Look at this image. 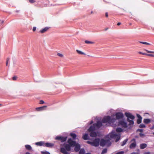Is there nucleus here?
Here are the masks:
<instances>
[{
	"label": "nucleus",
	"mask_w": 154,
	"mask_h": 154,
	"mask_svg": "<svg viewBox=\"0 0 154 154\" xmlns=\"http://www.w3.org/2000/svg\"><path fill=\"white\" fill-rule=\"evenodd\" d=\"M128 139H125L122 143V144H121V146H124L126 143L128 141Z\"/></svg>",
	"instance_id": "obj_27"
},
{
	"label": "nucleus",
	"mask_w": 154,
	"mask_h": 154,
	"mask_svg": "<svg viewBox=\"0 0 154 154\" xmlns=\"http://www.w3.org/2000/svg\"><path fill=\"white\" fill-rule=\"evenodd\" d=\"M45 103L44 101L43 100H41L40 101V103L41 104H43Z\"/></svg>",
	"instance_id": "obj_43"
},
{
	"label": "nucleus",
	"mask_w": 154,
	"mask_h": 154,
	"mask_svg": "<svg viewBox=\"0 0 154 154\" xmlns=\"http://www.w3.org/2000/svg\"><path fill=\"white\" fill-rule=\"evenodd\" d=\"M76 51L79 54L82 55H85V54L78 50H76Z\"/></svg>",
	"instance_id": "obj_28"
},
{
	"label": "nucleus",
	"mask_w": 154,
	"mask_h": 154,
	"mask_svg": "<svg viewBox=\"0 0 154 154\" xmlns=\"http://www.w3.org/2000/svg\"><path fill=\"white\" fill-rule=\"evenodd\" d=\"M93 13V11H91V14H92Z\"/></svg>",
	"instance_id": "obj_53"
},
{
	"label": "nucleus",
	"mask_w": 154,
	"mask_h": 154,
	"mask_svg": "<svg viewBox=\"0 0 154 154\" xmlns=\"http://www.w3.org/2000/svg\"><path fill=\"white\" fill-rule=\"evenodd\" d=\"M85 43L87 44H92L94 43V42H93L90 41L88 40H85Z\"/></svg>",
	"instance_id": "obj_31"
},
{
	"label": "nucleus",
	"mask_w": 154,
	"mask_h": 154,
	"mask_svg": "<svg viewBox=\"0 0 154 154\" xmlns=\"http://www.w3.org/2000/svg\"><path fill=\"white\" fill-rule=\"evenodd\" d=\"M116 131L118 132H121L122 131V129L120 128H117L116 129Z\"/></svg>",
	"instance_id": "obj_30"
},
{
	"label": "nucleus",
	"mask_w": 154,
	"mask_h": 154,
	"mask_svg": "<svg viewBox=\"0 0 154 154\" xmlns=\"http://www.w3.org/2000/svg\"><path fill=\"white\" fill-rule=\"evenodd\" d=\"M54 146V144L53 143H45L44 144V146L51 148L52 147Z\"/></svg>",
	"instance_id": "obj_13"
},
{
	"label": "nucleus",
	"mask_w": 154,
	"mask_h": 154,
	"mask_svg": "<svg viewBox=\"0 0 154 154\" xmlns=\"http://www.w3.org/2000/svg\"><path fill=\"white\" fill-rule=\"evenodd\" d=\"M86 143H88V144H90L92 146V144H93L92 142H91V141H87L86 142Z\"/></svg>",
	"instance_id": "obj_40"
},
{
	"label": "nucleus",
	"mask_w": 154,
	"mask_h": 154,
	"mask_svg": "<svg viewBox=\"0 0 154 154\" xmlns=\"http://www.w3.org/2000/svg\"><path fill=\"white\" fill-rule=\"evenodd\" d=\"M147 147V145L146 143H142L140 145V148L141 149H143Z\"/></svg>",
	"instance_id": "obj_22"
},
{
	"label": "nucleus",
	"mask_w": 154,
	"mask_h": 154,
	"mask_svg": "<svg viewBox=\"0 0 154 154\" xmlns=\"http://www.w3.org/2000/svg\"><path fill=\"white\" fill-rule=\"evenodd\" d=\"M138 53L139 54L145 55L149 57H154V54H146L140 51L138 52Z\"/></svg>",
	"instance_id": "obj_14"
},
{
	"label": "nucleus",
	"mask_w": 154,
	"mask_h": 154,
	"mask_svg": "<svg viewBox=\"0 0 154 154\" xmlns=\"http://www.w3.org/2000/svg\"><path fill=\"white\" fill-rule=\"evenodd\" d=\"M85 153V151L84 149H81L80 150L79 154H84Z\"/></svg>",
	"instance_id": "obj_29"
},
{
	"label": "nucleus",
	"mask_w": 154,
	"mask_h": 154,
	"mask_svg": "<svg viewBox=\"0 0 154 154\" xmlns=\"http://www.w3.org/2000/svg\"><path fill=\"white\" fill-rule=\"evenodd\" d=\"M9 59L10 58L9 57H8L7 58V60L6 63V66H7L8 65V63L9 60Z\"/></svg>",
	"instance_id": "obj_36"
},
{
	"label": "nucleus",
	"mask_w": 154,
	"mask_h": 154,
	"mask_svg": "<svg viewBox=\"0 0 154 154\" xmlns=\"http://www.w3.org/2000/svg\"><path fill=\"white\" fill-rule=\"evenodd\" d=\"M35 144L39 146H44L45 142L43 141H40L36 142L35 143Z\"/></svg>",
	"instance_id": "obj_19"
},
{
	"label": "nucleus",
	"mask_w": 154,
	"mask_h": 154,
	"mask_svg": "<svg viewBox=\"0 0 154 154\" xmlns=\"http://www.w3.org/2000/svg\"><path fill=\"white\" fill-rule=\"evenodd\" d=\"M17 79V77L16 76H14L12 77V79L13 80H16Z\"/></svg>",
	"instance_id": "obj_41"
},
{
	"label": "nucleus",
	"mask_w": 154,
	"mask_h": 154,
	"mask_svg": "<svg viewBox=\"0 0 154 154\" xmlns=\"http://www.w3.org/2000/svg\"><path fill=\"white\" fill-rule=\"evenodd\" d=\"M150 122L151 120L150 119H144L143 120V122L146 124H148Z\"/></svg>",
	"instance_id": "obj_23"
},
{
	"label": "nucleus",
	"mask_w": 154,
	"mask_h": 154,
	"mask_svg": "<svg viewBox=\"0 0 154 154\" xmlns=\"http://www.w3.org/2000/svg\"><path fill=\"white\" fill-rule=\"evenodd\" d=\"M1 104H0V106H1Z\"/></svg>",
	"instance_id": "obj_55"
},
{
	"label": "nucleus",
	"mask_w": 154,
	"mask_h": 154,
	"mask_svg": "<svg viewBox=\"0 0 154 154\" xmlns=\"http://www.w3.org/2000/svg\"><path fill=\"white\" fill-rule=\"evenodd\" d=\"M86 154H91L90 153H86Z\"/></svg>",
	"instance_id": "obj_52"
},
{
	"label": "nucleus",
	"mask_w": 154,
	"mask_h": 154,
	"mask_svg": "<svg viewBox=\"0 0 154 154\" xmlns=\"http://www.w3.org/2000/svg\"><path fill=\"white\" fill-rule=\"evenodd\" d=\"M47 107V106H42L37 107L35 108V110L37 111H41L44 110V108H46Z\"/></svg>",
	"instance_id": "obj_17"
},
{
	"label": "nucleus",
	"mask_w": 154,
	"mask_h": 154,
	"mask_svg": "<svg viewBox=\"0 0 154 154\" xmlns=\"http://www.w3.org/2000/svg\"><path fill=\"white\" fill-rule=\"evenodd\" d=\"M64 147L60 148V152L63 154H69L67 151H70L71 150V146L68 144L64 143L63 144Z\"/></svg>",
	"instance_id": "obj_2"
},
{
	"label": "nucleus",
	"mask_w": 154,
	"mask_h": 154,
	"mask_svg": "<svg viewBox=\"0 0 154 154\" xmlns=\"http://www.w3.org/2000/svg\"><path fill=\"white\" fill-rule=\"evenodd\" d=\"M139 135L140 136V137H143V136H144V134H142L141 133H140L139 134Z\"/></svg>",
	"instance_id": "obj_45"
},
{
	"label": "nucleus",
	"mask_w": 154,
	"mask_h": 154,
	"mask_svg": "<svg viewBox=\"0 0 154 154\" xmlns=\"http://www.w3.org/2000/svg\"><path fill=\"white\" fill-rule=\"evenodd\" d=\"M67 139V137H63L62 136H57L55 138V139L58 140H60L61 142H65Z\"/></svg>",
	"instance_id": "obj_6"
},
{
	"label": "nucleus",
	"mask_w": 154,
	"mask_h": 154,
	"mask_svg": "<svg viewBox=\"0 0 154 154\" xmlns=\"http://www.w3.org/2000/svg\"><path fill=\"white\" fill-rule=\"evenodd\" d=\"M93 121H91V122L90 123V124H92V123H93Z\"/></svg>",
	"instance_id": "obj_49"
},
{
	"label": "nucleus",
	"mask_w": 154,
	"mask_h": 154,
	"mask_svg": "<svg viewBox=\"0 0 154 154\" xmlns=\"http://www.w3.org/2000/svg\"><path fill=\"white\" fill-rule=\"evenodd\" d=\"M19 11H17V12H19Z\"/></svg>",
	"instance_id": "obj_54"
},
{
	"label": "nucleus",
	"mask_w": 154,
	"mask_h": 154,
	"mask_svg": "<svg viewBox=\"0 0 154 154\" xmlns=\"http://www.w3.org/2000/svg\"><path fill=\"white\" fill-rule=\"evenodd\" d=\"M115 118H111L109 116H107L104 117L102 120V122L103 123L108 122L109 123H113L116 120Z\"/></svg>",
	"instance_id": "obj_3"
},
{
	"label": "nucleus",
	"mask_w": 154,
	"mask_h": 154,
	"mask_svg": "<svg viewBox=\"0 0 154 154\" xmlns=\"http://www.w3.org/2000/svg\"><path fill=\"white\" fill-rule=\"evenodd\" d=\"M70 136H71L73 139H75L77 137L76 135L73 133H71L70 134Z\"/></svg>",
	"instance_id": "obj_25"
},
{
	"label": "nucleus",
	"mask_w": 154,
	"mask_h": 154,
	"mask_svg": "<svg viewBox=\"0 0 154 154\" xmlns=\"http://www.w3.org/2000/svg\"><path fill=\"white\" fill-rule=\"evenodd\" d=\"M124 152L123 151H121L119 152H118L115 154H124Z\"/></svg>",
	"instance_id": "obj_38"
},
{
	"label": "nucleus",
	"mask_w": 154,
	"mask_h": 154,
	"mask_svg": "<svg viewBox=\"0 0 154 154\" xmlns=\"http://www.w3.org/2000/svg\"><path fill=\"white\" fill-rule=\"evenodd\" d=\"M121 24V23H120V22H119L118 23L117 25L118 26H119V25H120Z\"/></svg>",
	"instance_id": "obj_47"
},
{
	"label": "nucleus",
	"mask_w": 154,
	"mask_h": 154,
	"mask_svg": "<svg viewBox=\"0 0 154 154\" xmlns=\"http://www.w3.org/2000/svg\"><path fill=\"white\" fill-rule=\"evenodd\" d=\"M116 119H119L123 118L124 117L123 114L120 112H118L116 113L115 114Z\"/></svg>",
	"instance_id": "obj_10"
},
{
	"label": "nucleus",
	"mask_w": 154,
	"mask_h": 154,
	"mask_svg": "<svg viewBox=\"0 0 154 154\" xmlns=\"http://www.w3.org/2000/svg\"><path fill=\"white\" fill-rule=\"evenodd\" d=\"M57 55L58 56H59L60 57H63V55L62 54H60V53H57Z\"/></svg>",
	"instance_id": "obj_37"
},
{
	"label": "nucleus",
	"mask_w": 154,
	"mask_h": 154,
	"mask_svg": "<svg viewBox=\"0 0 154 154\" xmlns=\"http://www.w3.org/2000/svg\"><path fill=\"white\" fill-rule=\"evenodd\" d=\"M74 150L76 152L78 151L80 149V146L79 144H76Z\"/></svg>",
	"instance_id": "obj_21"
},
{
	"label": "nucleus",
	"mask_w": 154,
	"mask_h": 154,
	"mask_svg": "<svg viewBox=\"0 0 154 154\" xmlns=\"http://www.w3.org/2000/svg\"><path fill=\"white\" fill-rule=\"evenodd\" d=\"M144 50L147 53L154 54V51H149L146 49H145Z\"/></svg>",
	"instance_id": "obj_34"
},
{
	"label": "nucleus",
	"mask_w": 154,
	"mask_h": 154,
	"mask_svg": "<svg viewBox=\"0 0 154 154\" xmlns=\"http://www.w3.org/2000/svg\"><path fill=\"white\" fill-rule=\"evenodd\" d=\"M26 148L28 150H31L32 149V147L31 146L29 145H26L25 146Z\"/></svg>",
	"instance_id": "obj_26"
},
{
	"label": "nucleus",
	"mask_w": 154,
	"mask_h": 154,
	"mask_svg": "<svg viewBox=\"0 0 154 154\" xmlns=\"http://www.w3.org/2000/svg\"><path fill=\"white\" fill-rule=\"evenodd\" d=\"M107 152V149L106 148L104 149L102 152L101 154H104L106 153Z\"/></svg>",
	"instance_id": "obj_32"
},
{
	"label": "nucleus",
	"mask_w": 154,
	"mask_h": 154,
	"mask_svg": "<svg viewBox=\"0 0 154 154\" xmlns=\"http://www.w3.org/2000/svg\"><path fill=\"white\" fill-rule=\"evenodd\" d=\"M82 138L85 140H88V134H85L82 136Z\"/></svg>",
	"instance_id": "obj_24"
},
{
	"label": "nucleus",
	"mask_w": 154,
	"mask_h": 154,
	"mask_svg": "<svg viewBox=\"0 0 154 154\" xmlns=\"http://www.w3.org/2000/svg\"><path fill=\"white\" fill-rule=\"evenodd\" d=\"M137 116L138 118V119H137V123L138 124H140L141 122L142 117L139 114H137Z\"/></svg>",
	"instance_id": "obj_15"
},
{
	"label": "nucleus",
	"mask_w": 154,
	"mask_h": 154,
	"mask_svg": "<svg viewBox=\"0 0 154 154\" xmlns=\"http://www.w3.org/2000/svg\"><path fill=\"white\" fill-rule=\"evenodd\" d=\"M45 154H50L48 152H45Z\"/></svg>",
	"instance_id": "obj_48"
},
{
	"label": "nucleus",
	"mask_w": 154,
	"mask_h": 154,
	"mask_svg": "<svg viewBox=\"0 0 154 154\" xmlns=\"http://www.w3.org/2000/svg\"><path fill=\"white\" fill-rule=\"evenodd\" d=\"M91 132L90 133V136L92 137H95L97 136V133L94 131H91Z\"/></svg>",
	"instance_id": "obj_20"
},
{
	"label": "nucleus",
	"mask_w": 154,
	"mask_h": 154,
	"mask_svg": "<svg viewBox=\"0 0 154 154\" xmlns=\"http://www.w3.org/2000/svg\"><path fill=\"white\" fill-rule=\"evenodd\" d=\"M139 42L140 43L146 45H150V44H149V43H147V42Z\"/></svg>",
	"instance_id": "obj_33"
},
{
	"label": "nucleus",
	"mask_w": 154,
	"mask_h": 154,
	"mask_svg": "<svg viewBox=\"0 0 154 154\" xmlns=\"http://www.w3.org/2000/svg\"><path fill=\"white\" fill-rule=\"evenodd\" d=\"M68 143L71 146H74L76 144V142L73 141L71 138H69L68 139Z\"/></svg>",
	"instance_id": "obj_9"
},
{
	"label": "nucleus",
	"mask_w": 154,
	"mask_h": 154,
	"mask_svg": "<svg viewBox=\"0 0 154 154\" xmlns=\"http://www.w3.org/2000/svg\"><path fill=\"white\" fill-rule=\"evenodd\" d=\"M36 27H33L32 29V30L33 32H35L36 29Z\"/></svg>",
	"instance_id": "obj_44"
},
{
	"label": "nucleus",
	"mask_w": 154,
	"mask_h": 154,
	"mask_svg": "<svg viewBox=\"0 0 154 154\" xmlns=\"http://www.w3.org/2000/svg\"><path fill=\"white\" fill-rule=\"evenodd\" d=\"M100 140L98 138L95 139L93 142H92V146H97L99 144Z\"/></svg>",
	"instance_id": "obj_7"
},
{
	"label": "nucleus",
	"mask_w": 154,
	"mask_h": 154,
	"mask_svg": "<svg viewBox=\"0 0 154 154\" xmlns=\"http://www.w3.org/2000/svg\"><path fill=\"white\" fill-rule=\"evenodd\" d=\"M137 131H139V132H140V133H141L142 132H143V130L142 129H138Z\"/></svg>",
	"instance_id": "obj_42"
},
{
	"label": "nucleus",
	"mask_w": 154,
	"mask_h": 154,
	"mask_svg": "<svg viewBox=\"0 0 154 154\" xmlns=\"http://www.w3.org/2000/svg\"><path fill=\"white\" fill-rule=\"evenodd\" d=\"M119 124L125 128H126L128 127L127 123L123 120L119 121Z\"/></svg>",
	"instance_id": "obj_11"
},
{
	"label": "nucleus",
	"mask_w": 154,
	"mask_h": 154,
	"mask_svg": "<svg viewBox=\"0 0 154 154\" xmlns=\"http://www.w3.org/2000/svg\"><path fill=\"white\" fill-rule=\"evenodd\" d=\"M153 134H154V133H153Z\"/></svg>",
	"instance_id": "obj_56"
},
{
	"label": "nucleus",
	"mask_w": 154,
	"mask_h": 154,
	"mask_svg": "<svg viewBox=\"0 0 154 154\" xmlns=\"http://www.w3.org/2000/svg\"><path fill=\"white\" fill-rule=\"evenodd\" d=\"M100 144L102 146H104L105 145L108 144L110 145L111 143L109 140H105L103 139H102L100 140Z\"/></svg>",
	"instance_id": "obj_5"
},
{
	"label": "nucleus",
	"mask_w": 154,
	"mask_h": 154,
	"mask_svg": "<svg viewBox=\"0 0 154 154\" xmlns=\"http://www.w3.org/2000/svg\"><path fill=\"white\" fill-rule=\"evenodd\" d=\"M150 153V152H146L145 154H149Z\"/></svg>",
	"instance_id": "obj_50"
},
{
	"label": "nucleus",
	"mask_w": 154,
	"mask_h": 154,
	"mask_svg": "<svg viewBox=\"0 0 154 154\" xmlns=\"http://www.w3.org/2000/svg\"><path fill=\"white\" fill-rule=\"evenodd\" d=\"M96 129V128L95 125H94V124L93 125L91 126L88 130V131L90 132L91 131H94Z\"/></svg>",
	"instance_id": "obj_16"
},
{
	"label": "nucleus",
	"mask_w": 154,
	"mask_h": 154,
	"mask_svg": "<svg viewBox=\"0 0 154 154\" xmlns=\"http://www.w3.org/2000/svg\"><path fill=\"white\" fill-rule=\"evenodd\" d=\"M94 125H95L96 128V129H99L102 125V122L100 121L97 122V123H94Z\"/></svg>",
	"instance_id": "obj_12"
},
{
	"label": "nucleus",
	"mask_w": 154,
	"mask_h": 154,
	"mask_svg": "<svg viewBox=\"0 0 154 154\" xmlns=\"http://www.w3.org/2000/svg\"><path fill=\"white\" fill-rule=\"evenodd\" d=\"M125 115L127 118V121L129 122V125H133L134 124V122L133 120L135 118L134 116L129 112H125Z\"/></svg>",
	"instance_id": "obj_1"
},
{
	"label": "nucleus",
	"mask_w": 154,
	"mask_h": 154,
	"mask_svg": "<svg viewBox=\"0 0 154 154\" xmlns=\"http://www.w3.org/2000/svg\"><path fill=\"white\" fill-rule=\"evenodd\" d=\"M131 142H133L131 143L129 146V148L131 149H132L135 148L136 146V140L134 138L131 140Z\"/></svg>",
	"instance_id": "obj_8"
},
{
	"label": "nucleus",
	"mask_w": 154,
	"mask_h": 154,
	"mask_svg": "<svg viewBox=\"0 0 154 154\" xmlns=\"http://www.w3.org/2000/svg\"><path fill=\"white\" fill-rule=\"evenodd\" d=\"M139 127L140 128H144L146 127V126L143 124H141L140 125Z\"/></svg>",
	"instance_id": "obj_35"
},
{
	"label": "nucleus",
	"mask_w": 154,
	"mask_h": 154,
	"mask_svg": "<svg viewBox=\"0 0 154 154\" xmlns=\"http://www.w3.org/2000/svg\"><path fill=\"white\" fill-rule=\"evenodd\" d=\"M26 154H30V153L28 152H27L26 153Z\"/></svg>",
	"instance_id": "obj_51"
},
{
	"label": "nucleus",
	"mask_w": 154,
	"mask_h": 154,
	"mask_svg": "<svg viewBox=\"0 0 154 154\" xmlns=\"http://www.w3.org/2000/svg\"><path fill=\"white\" fill-rule=\"evenodd\" d=\"M29 2L31 3H33L35 2V1L34 0H29Z\"/></svg>",
	"instance_id": "obj_39"
},
{
	"label": "nucleus",
	"mask_w": 154,
	"mask_h": 154,
	"mask_svg": "<svg viewBox=\"0 0 154 154\" xmlns=\"http://www.w3.org/2000/svg\"><path fill=\"white\" fill-rule=\"evenodd\" d=\"M109 135L111 138H116L115 140L116 142H117L120 138V135L116 134L115 131H112Z\"/></svg>",
	"instance_id": "obj_4"
},
{
	"label": "nucleus",
	"mask_w": 154,
	"mask_h": 154,
	"mask_svg": "<svg viewBox=\"0 0 154 154\" xmlns=\"http://www.w3.org/2000/svg\"><path fill=\"white\" fill-rule=\"evenodd\" d=\"M105 16L106 17H107L108 16V14L107 12H106L105 13Z\"/></svg>",
	"instance_id": "obj_46"
},
{
	"label": "nucleus",
	"mask_w": 154,
	"mask_h": 154,
	"mask_svg": "<svg viewBox=\"0 0 154 154\" xmlns=\"http://www.w3.org/2000/svg\"><path fill=\"white\" fill-rule=\"evenodd\" d=\"M50 27H45L44 28L42 29L40 31V32L41 33H44L46 32H47L48 29H49Z\"/></svg>",
	"instance_id": "obj_18"
}]
</instances>
